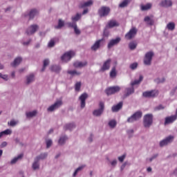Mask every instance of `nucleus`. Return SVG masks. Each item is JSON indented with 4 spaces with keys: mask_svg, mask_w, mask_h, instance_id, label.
<instances>
[{
    "mask_svg": "<svg viewBox=\"0 0 177 177\" xmlns=\"http://www.w3.org/2000/svg\"><path fill=\"white\" fill-rule=\"evenodd\" d=\"M142 81H143V75H140L139 80L131 82L130 85L131 87H127L125 88L124 97H128V96H131V95L135 93V88H133V86H135V85H139Z\"/></svg>",
    "mask_w": 177,
    "mask_h": 177,
    "instance_id": "1",
    "label": "nucleus"
},
{
    "mask_svg": "<svg viewBox=\"0 0 177 177\" xmlns=\"http://www.w3.org/2000/svg\"><path fill=\"white\" fill-rule=\"evenodd\" d=\"M153 113H147L143 117V126L145 128H150L153 125Z\"/></svg>",
    "mask_w": 177,
    "mask_h": 177,
    "instance_id": "2",
    "label": "nucleus"
},
{
    "mask_svg": "<svg viewBox=\"0 0 177 177\" xmlns=\"http://www.w3.org/2000/svg\"><path fill=\"white\" fill-rule=\"evenodd\" d=\"M38 10L35 8L31 9L30 11L26 12L22 15V17L24 19L28 17V20H32L35 16H38Z\"/></svg>",
    "mask_w": 177,
    "mask_h": 177,
    "instance_id": "3",
    "label": "nucleus"
},
{
    "mask_svg": "<svg viewBox=\"0 0 177 177\" xmlns=\"http://www.w3.org/2000/svg\"><path fill=\"white\" fill-rule=\"evenodd\" d=\"M142 115H143V113H142V111H138L136 113H134L131 116H130L128 119H127V122H135L136 121H139V120H140V118H142Z\"/></svg>",
    "mask_w": 177,
    "mask_h": 177,
    "instance_id": "4",
    "label": "nucleus"
},
{
    "mask_svg": "<svg viewBox=\"0 0 177 177\" xmlns=\"http://www.w3.org/2000/svg\"><path fill=\"white\" fill-rule=\"evenodd\" d=\"M103 113H104V102H100L99 109L93 111V115H94V117H100Z\"/></svg>",
    "mask_w": 177,
    "mask_h": 177,
    "instance_id": "5",
    "label": "nucleus"
},
{
    "mask_svg": "<svg viewBox=\"0 0 177 177\" xmlns=\"http://www.w3.org/2000/svg\"><path fill=\"white\" fill-rule=\"evenodd\" d=\"M154 53L153 51L147 52L144 57V64L145 66H151V60H153Z\"/></svg>",
    "mask_w": 177,
    "mask_h": 177,
    "instance_id": "6",
    "label": "nucleus"
},
{
    "mask_svg": "<svg viewBox=\"0 0 177 177\" xmlns=\"http://www.w3.org/2000/svg\"><path fill=\"white\" fill-rule=\"evenodd\" d=\"M75 56V52L74 51H68L65 53L62 57L61 59L64 63H67V62H70L72 57Z\"/></svg>",
    "mask_w": 177,
    "mask_h": 177,
    "instance_id": "7",
    "label": "nucleus"
},
{
    "mask_svg": "<svg viewBox=\"0 0 177 177\" xmlns=\"http://www.w3.org/2000/svg\"><path fill=\"white\" fill-rule=\"evenodd\" d=\"M120 91H121V87H120L119 86H113L107 88L105 90V93H106L108 96H110L111 95L118 93Z\"/></svg>",
    "mask_w": 177,
    "mask_h": 177,
    "instance_id": "8",
    "label": "nucleus"
},
{
    "mask_svg": "<svg viewBox=\"0 0 177 177\" xmlns=\"http://www.w3.org/2000/svg\"><path fill=\"white\" fill-rule=\"evenodd\" d=\"M174 137L173 136H169L160 141L159 146L160 147H165V146H168L174 142Z\"/></svg>",
    "mask_w": 177,
    "mask_h": 177,
    "instance_id": "9",
    "label": "nucleus"
},
{
    "mask_svg": "<svg viewBox=\"0 0 177 177\" xmlns=\"http://www.w3.org/2000/svg\"><path fill=\"white\" fill-rule=\"evenodd\" d=\"M63 106V101L62 100H57L53 105L50 106L47 111L52 113V111H55V110H57L59 107Z\"/></svg>",
    "mask_w": 177,
    "mask_h": 177,
    "instance_id": "10",
    "label": "nucleus"
},
{
    "mask_svg": "<svg viewBox=\"0 0 177 177\" xmlns=\"http://www.w3.org/2000/svg\"><path fill=\"white\" fill-rule=\"evenodd\" d=\"M136 34H138V29L136 27H133L130 29L129 32L125 35V38L126 39L131 40L136 37Z\"/></svg>",
    "mask_w": 177,
    "mask_h": 177,
    "instance_id": "11",
    "label": "nucleus"
},
{
    "mask_svg": "<svg viewBox=\"0 0 177 177\" xmlns=\"http://www.w3.org/2000/svg\"><path fill=\"white\" fill-rule=\"evenodd\" d=\"M39 30V26L37 24L30 25L26 30L27 35H32Z\"/></svg>",
    "mask_w": 177,
    "mask_h": 177,
    "instance_id": "12",
    "label": "nucleus"
},
{
    "mask_svg": "<svg viewBox=\"0 0 177 177\" xmlns=\"http://www.w3.org/2000/svg\"><path fill=\"white\" fill-rule=\"evenodd\" d=\"M110 13V8L102 6L98 10V15L100 17H106Z\"/></svg>",
    "mask_w": 177,
    "mask_h": 177,
    "instance_id": "13",
    "label": "nucleus"
},
{
    "mask_svg": "<svg viewBox=\"0 0 177 177\" xmlns=\"http://www.w3.org/2000/svg\"><path fill=\"white\" fill-rule=\"evenodd\" d=\"M110 67H111V59H108L104 62V64L100 68V71L101 73H104V71L110 70Z\"/></svg>",
    "mask_w": 177,
    "mask_h": 177,
    "instance_id": "14",
    "label": "nucleus"
},
{
    "mask_svg": "<svg viewBox=\"0 0 177 177\" xmlns=\"http://www.w3.org/2000/svg\"><path fill=\"white\" fill-rule=\"evenodd\" d=\"M158 95V91L157 90L148 91L142 93L143 97L151 98L156 97Z\"/></svg>",
    "mask_w": 177,
    "mask_h": 177,
    "instance_id": "15",
    "label": "nucleus"
},
{
    "mask_svg": "<svg viewBox=\"0 0 177 177\" xmlns=\"http://www.w3.org/2000/svg\"><path fill=\"white\" fill-rule=\"evenodd\" d=\"M88 93H84L79 97L81 109H85V106L86 104V100L88 99Z\"/></svg>",
    "mask_w": 177,
    "mask_h": 177,
    "instance_id": "16",
    "label": "nucleus"
},
{
    "mask_svg": "<svg viewBox=\"0 0 177 177\" xmlns=\"http://www.w3.org/2000/svg\"><path fill=\"white\" fill-rule=\"evenodd\" d=\"M35 82V74L30 73L26 76V85H30L32 82Z\"/></svg>",
    "mask_w": 177,
    "mask_h": 177,
    "instance_id": "17",
    "label": "nucleus"
},
{
    "mask_svg": "<svg viewBox=\"0 0 177 177\" xmlns=\"http://www.w3.org/2000/svg\"><path fill=\"white\" fill-rule=\"evenodd\" d=\"M86 66H88V62L86 61H76L73 63L75 68H84V67H86Z\"/></svg>",
    "mask_w": 177,
    "mask_h": 177,
    "instance_id": "18",
    "label": "nucleus"
},
{
    "mask_svg": "<svg viewBox=\"0 0 177 177\" xmlns=\"http://www.w3.org/2000/svg\"><path fill=\"white\" fill-rule=\"evenodd\" d=\"M121 41V37H117L116 39H112L109 41L108 44V49H111L113 46H115V45H118Z\"/></svg>",
    "mask_w": 177,
    "mask_h": 177,
    "instance_id": "19",
    "label": "nucleus"
},
{
    "mask_svg": "<svg viewBox=\"0 0 177 177\" xmlns=\"http://www.w3.org/2000/svg\"><path fill=\"white\" fill-rule=\"evenodd\" d=\"M162 8H171L172 6V0H162L159 3Z\"/></svg>",
    "mask_w": 177,
    "mask_h": 177,
    "instance_id": "20",
    "label": "nucleus"
},
{
    "mask_svg": "<svg viewBox=\"0 0 177 177\" xmlns=\"http://www.w3.org/2000/svg\"><path fill=\"white\" fill-rule=\"evenodd\" d=\"M176 119H177V115H173L171 116L165 118V125L172 124V122H174V121H176Z\"/></svg>",
    "mask_w": 177,
    "mask_h": 177,
    "instance_id": "21",
    "label": "nucleus"
},
{
    "mask_svg": "<svg viewBox=\"0 0 177 177\" xmlns=\"http://www.w3.org/2000/svg\"><path fill=\"white\" fill-rule=\"evenodd\" d=\"M120 26V24L118 21L114 19L110 20L107 25L106 26V28H114V27H118Z\"/></svg>",
    "mask_w": 177,
    "mask_h": 177,
    "instance_id": "22",
    "label": "nucleus"
},
{
    "mask_svg": "<svg viewBox=\"0 0 177 177\" xmlns=\"http://www.w3.org/2000/svg\"><path fill=\"white\" fill-rule=\"evenodd\" d=\"M48 152H42L40 154L37 155L35 158L39 162L44 161V160H46V158H48Z\"/></svg>",
    "mask_w": 177,
    "mask_h": 177,
    "instance_id": "23",
    "label": "nucleus"
},
{
    "mask_svg": "<svg viewBox=\"0 0 177 177\" xmlns=\"http://www.w3.org/2000/svg\"><path fill=\"white\" fill-rule=\"evenodd\" d=\"M41 167V163L37 160L35 158H34V161L32 163V169L33 171H38Z\"/></svg>",
    "mask_w": 177,
    "mask_h": 177,
    "instance_id": "24",
    "label": "nucleus"
},
{
    "mask_svg": "<svg viewBox=\"0 0 177 177\" xmlns=\"http://www.w3.org/2000/svg\"><path fill=\"white\" fill-rule=\"evenodd\" d=\"M23 62V58L21 57H17L14 59V62L10 64L12 67H17V66L20 65V63Z\"/></svg>",
    "mask_w": 177,
    "mask_h": 177,
    "instance_id": "25",
    "label": "nucleus"
},
{
    "mask_svg": "<svg viewBox=\"0 0 177 177\" xmlns=\"http://www.w3.org/2000/svg\"><path fill=\"white\" fill-rule=\"evenodd\" d=\"M50 70L53 73H56L57 74H59V73L62 71V66L59 65H51L50 66Z\"/></svg>",
    "mask_w": 177,
    "mask_h": 177,
    "instance_id": "26",
    "label": "nucleus"
},
{
    "mask_svg": "<svg viewBox=\"0 0 177 177\" xmlns=\"http://www.w3.org/2000/svg\"><path fill=\"white\" fill-rule=\"evenodd\" d=\"M92 5H93V1L92 0H89L88 1H83L80 3V8H82V9H84V8L92 6Z\"/></svg>",
    "mask_w": 177,
    "mask_h": 177,
    "instance_id": "27",
    "label": "nucleus"
},
{
    "mask_svg": "<svg viewBox=\"0 0 177 177\" xmlns=\"http://www.w3.org/2000/svg\"><path fill=\"white\" fill-rule=\"evenodd\" d=\"M121 109H122V102H120L118 104L113 106L111 111L113 113H117L118 111H120Z\"/></svg>",
    "mask_w": 177,
    "mask_h": 177,
    "instance_id": "28",
    "label": "nucleus"
},
{
    "mask_svg": "<svg viewBox=\"0 0 177 177\" xmlns=\"http://www.w3.org/2000/svg\"><path fill=\"white\" fill-rule=\"evenodd\" d=\"M68 139V138H67V136H60L58 140V145H59V146H63L64 145H66V142H67Z\"/></svg>",
    "mask_w": 177,
    "mask_h": 177,
    "instance_id": "29",
    "label": "nucleus"
},
{
    "mask_svg": "<svg viewBox=\"0 0 177 177\" xmlns=\"http://www.w3.org/2000/svg\"><path fill=\"white\" fill-rule=\"evenodd\" d=\"M24 155L23 153H21L19 155H18L17 157L14 158L10 162V164L11 165H15V164H16V162H17V161H19V160H21V158H23Z\"/></svg>",
    "mask_w": 177,
    "mask_h": 177,
    "instance_id": "30",
    "label": "nucleus"
},
{
    "mask_svg": "<svg viewBox=\"0 0 177 177\" xmlns=\"http://www.w3.org/2000/svg\"><path fill=\"white\" fill-rule=\"evenodd\" d=\"M103 41V39L97 40L95 43L91 46L92 50H97L100 48V43Z\"/></svg>",
    "mask_w": 177,
    "mask_h": 177,
    "instance_id": "31",
    "label": "nucleus"
},
{
    "mask_svg": "<svg viewBox=\"0 0 177 177\" xmlns=\"http://www.w3.org/2000/svg\"><path fill=\"white\" fill-rule=\"evenodd\" d=\"M65 131H73V129H75V124L74 123H69L64 126Z\"/></svg>",
    "mask_w": 177,
    "mask_h": 177,
    "instance_id": "32",
    "label": "nucleus"
},
{
    "mask_svg": "<svg viewBox=\"0 0 177 177\" xmlns=\"http://www.w3.org/2000/svg\"><path fill=\"white\" fill-rule=\"evenodd\" d=\"M144 21H145V23H147V24L149 26H153V24H154V21L150 18V17H145Z\"/></svg>",
    "mask_w": 177,
    "mask_h": 177,
    "instance_id": "33",
    "label": "nucleus"
},
{
    "mask_svg": "<svg viewBox=\"0 0 177 177\" xmlns=\"http://www.w3.org/2000/svg\"><path fill=\"white\" fill-rule=\"evenodd\" d=\"M111 78H115L117 77V70L115 69V66H113L109 74Z\"/></svg>",
    "mask_w": 177,
    "mask_h": 177,
    "instance_id": "34",
    "label": "nucleus"
},
{
    "mask_svg": "<svg viewBox=\"0 0 177 177\" xmlns=\"http://www.w3.org/2000/svg\"><path fill=\"white\" fill-rule=\"evenodd\" d=\"M151 6H153V5L150 3H147L146 5H142L141 6V10H149V9H151Z\"/></svg>",
    "mask_w": 177,
    "mask_h": 177,
    "instance_id": "35",
    "label": "nucleus"
},
{
    "mask_svg": "<svg viewBox=\"0 0 177 177\" xmlns=\"http://www.w3.org/2000/svg\"><path fill=\"white\" fill-rule=\"evenodd\" d=\"M67 73L71 75L72 77H74L75 75H80L81 74V72L77 71V70H73V71H68Z\"/></svg>",
    "mask_w": 177,
    "mask_h": 177,
    "instance_id": "36",
    "label": "nucleus"
},
{
    "mask_svg": "<svg viewBox=\"0 0 177 177\" xmlns=\"http://www.w3.org/2000/svg\"><path fill=\"white\" fill-rule=\"evenodd\" d=\"M37 111H30V112H27L26 113L27 118H32V117H35V115H37Z\"/></svg>",
    "mask_w": 177,
    "mask_h": 177,
    "instance_id": "37",
    "label": "nucleus"
},
{
    "mask_svg": "<svg viewBox=\"0 0 177 177\" xmlns=\"http://www.w3.org/2000/svg\"><path fill=\"white\" fill-rule=\"evenodd\" d=\"M62 27H64V21L62 19L58 20V25L55 26L57 30H60Z\"/></svg>",
    "mask_w": 177,
    "mask_h": 177,
    "instance_id": "38",
    "label": "nucleus"
},
{
    "mask_svg": "<svg viewBox=\"0 0 177 177\" xmlns=\"http://www.w3.org/2000/svg\"><path fill=\"white\" fill-rule=\"evenodd\" d=\"M84 167H85V165H82V166H80L79 167H77V168L75 170V171H74V173H73V177L77 176V175H78V173H79L80 171H82V170L84 169Z\"/></svg>",
    "mask_w": 177,
    "mask_h": 177,
    "instance_id": "39",
    "label": "nucleus"
},
{
    "mask_svg": "<svg viewBox=\"0 0 177 177\" xmlns=\"http://www.w3.org/2000/svg\"><path fill=\"white\" fill-rule=\"evenodd\" d=\"M82 16V14L77 13L75 16H73L71 17V20L73 22L78 21V20H80V19H81Z\"/></svg>",
    "mask_w": 177,
    "mask_h": 177,
    "instance_id": "40",
    "label": "nucleus"
},
{
    "mask_svg": "<svg viewBox=\"0 0 177 177\" xmlns=\"http://www.w3.org/2000/svg\"><path fill=\"white\" fill-rule=\"evenodd\" d=\"M136 46H138V44L135 41H131L129 44V48L131 50H135V49H136Z\"/></svg>",
    "mask_w": 177,
    "mask_h": 177,
    "instance_id": "41",
    "label": "nucleus"
},
{
    "mask_svg": "<svg viewBox=\"0 0 177 177\" xmlns=\"http://www.w3.org/2000/svg\"><path fill=\"white\" fill-rule=\"evenodd\" d=\"M167 28L168 30H169L170 31H174V30H175V23L174 22H169L167 25Z\"/></svg>",
    "mask_w": 177,
    "mask_h": 177,
    "instance_id": "42",
    "label": "nucleus"
},
{
    "mask_svg": "<svg viewBox=\"0 0 177 177\" xmlns=\"http://www.w3.org/2000/svg\"><path fill=\"white\" fill-rule=\"evenodd\" d=\"M154 82H156V84H164L165 82V77H158L154 80Z\"/></svg>",
    "mask_w": 177,
    "mask_h": 177,
    "instance_id": "43",
    "label": "nucleus"
},
{
    "mask_svg": "<svg viewBox=\"0 0 177 177\" xmlns=\"http://www.w3.org/2000/svg\"><path fill=\"white\" fill-rule=\"evenodd\" d=\"M108 124L110 128L113 129L115 128V127L117 126V122L115 120H112L109 122Z\"/></svg>",
    "mask_w": 177,
    "mask_h": 177,
    "instance_id": "44",
    "label": "nucleus"
},
{
    "mask_svg": "<svg viewBox=\"0 0 177 177\" xmlns=\"http://www.w3.org/2000/svg\"><path fill=\"white\" fill-rule=\"evenodd\" d=\"M8 124L10 127H16L19 124V120H11Z\"/></svg>",
    "mask_w": 177,
    "mask_h": 177,
    "instance_id": "45",
    "label": "nucleus"
},
{
    "mask_svg": "<svg viewBox=\"0 0 177 177\" xmlns=\"http://www.w3.org/2000/svg\"><path fill=\"white\" fill-rule=\"evenodd\" d=\"M131 0H124L120 5V8H125V6H128V3L131 2Z\"/></svg>",
    "mask_w": 177,
    "mask_h": 177,
    "instance_id": "46",
    "label": "nucleus"
},
{
    "mask_svg": "<svg viewBox=\"0 0 177 177\" xmlns=\"http://www.w3.org/2000/svg\"><path fill=\"white\" fill-rule=\"evenodd\" d=\"M75 91H76V92L81 91V82H76L75 84Z\"/></svg>",
    "mask_w": 177,
    "mask_h": 177,
    "instance_id": "47",
    "label": "nucleus"
},
{
    "mask_svg": "<svg viewBox=\"0 0 177 177\" xmlns=\"http://www.w3.org/2000/svg\"><path fill=\"white\" fill-rule=\"evenodd\" d=\"M56 42L55 41V39H51L48 44V48H53L55 46Z\"/></svg>",
    "mask_w": 177,
    "mask_h": 177,
    "instance_id": "48",
    "label": "nucleus"
},
{
    "mask_svg": "<svg viewBox=\"0 0 177 177\" xmlns=\"http://www.w3.org/2000/svg\"><path fill=\"white\" fill-rule=\"evenodd\" d=\"M104 37H109V35H110V30H109V28H107V26L105 27L104 30V33H103Z\"/></svg>",
    "mask_w": 177,
    "mask_h": 177,
    "instance_id": "49",
    "label": "nucleus"
},
{
    "mask_svg": "<svg viewBox=\"0 0 177 177\" xmlns=\"http://www.w3.org/2000/svg\"><path fill=\"white\" fill-rule=\"evenodd\" d=\"M138 64L137 62H134L129 65V68H131V70H136V68H138Z\"/></svg>",
    "mask_w": 177,
    "mask_h": 177,
    "instance_id": "50",
    "label": "nucleus"
},
{
    "mask_svg": "<svg viewBox=\"0 0 177 177\" xmlns=\"http://www.w3.org/2000/svg\"><path fill=\"white\" fill-rule=\"evenodd\" d=\"M133 129H129L127 131V133L129 136V138L131 139V138H133Z\"/></svg>",
    "mask_w": 177,
    "mask_h": 177,
    "instance_id": "51",
    "label": "nucleus"
},
{
    "mask_svg": "<svg viewBox=\"0 0 177 177\" xmlns=\"http://www.w3.org/2000/svg\"><path fill=\"white\" fill-rule=\"evenodd\" d=\"M165 109V106H162V104H160L154 108L155 111H160V110H164Z\"/></svg>",
    "mask_w": 177,
    "mask_h": 177,
    "instance_id": "52",
    "label": "nucleus"
},
{
    "mask_svg": "<svg viewBox=\"0 0 177 177\" xmlns=\"http://www.w3.org/2000/svg\"><path fill=\"white\" fill-rule=\"evenodd\" d=\"M157 157H158V153H156V154L153 155L151 158H149V159H147V161L151 162V161H153V160H156V158H157Z\"/></svg>",
    "mask_w": 177,
    "mask_h": 177,
    "instance_id": "53",
    "label": "nucleus"
},
{
    "mask_svg": "<svg viewBox=\"0 0 177 177\" xmlns=\"http://www.w3.org/2000/svg\"><path fill=\"white\" fill-rule=\"evenodd\" d=\"M125 157H127V155L124 154L121 156H119L118 158L120 161V162H124V160H125Z\"/></svg>",
    "mask_w": 177,
    "mask_h": 177,
    "instance_id": "54",
    "label": "nucleus"
},
{
    "mask_svg": "<svg viewBox=\"0 0 177 177\" xmlns=\"http://www.w3.org/2000/svg\"><path fill=\"white\" fill-rule=\"evenodd\" d=\"M52 140H46V147L47 149H49V147H50V146H52Z\"/></svg>",
    "mask_w": 177,
    "mask_h": 177,
    "instance_id": "55",
    "label": "nucleus"
},
{
    "mask_svg": "<svg viewBox=\"0 0 177 177\" xmlns=\"http://www.w3.org/2000/svg\"><path fill=\"white\" fill-rule=\"evenodd\" d=\"M0 77L4 80V81H8V80H9L8 75H2L1 73H0Z\"/></svg>",
    "mask_w": 177,
    "mask_h": 177,
    "instance_id": "56",
    "label": "nucleus"
},
{
    "mask_svg": "<svg viewBox=\"0 0 177 177\" xmlns=\"http://www.w3.org/2000/svg\"><path fill=\"white\" fill-rule=\"evenodd\" d=\"M128 165V162H124L120 167V171H122L124 169H125V167Z\"/></svg>",
    "mask_w": 177,
    "mask_h": 177,
    "instance_id": "57",
    "label": "nucleus"
},
{
    "mask_svg": "<svg viewBox=\"0 0 177 177\" xmlns=\"http://www.w3.org/2000/svg\"><path fill=\"white\" fill-rule=\"evenodd\" d=\"M31 39H29L28 41H24L22 43V45H24V46H28V45H30V44L31 43Z\"/></svg>",
    "mask_w": 177,
    "mask_h": 177,
    "instance_id": "58",
    "label": "nucleus"
},
{
    "mask_svg": "<svg viewBox=\"0 0 177 177\" xmlns=\"http://www.w3.org/2000/svg\"><path fill=\"white\" fill-rule=\"evenodd\" d=\"M3 133H4V136L5 135H11V133H12V130H10V129H6V130H5V131H3Z\"/></svg>",
    "mask_w": 177,
    "mask_h": 177,
    "instance_id": "59",
    "label": "nucleus"
},
{
    "mask_svg": "<svg viewBox=\"0 0 177 177\" xmlns=\"http://www.w3.org/2000/svg\"><path fill=\"white\" fill-rule=\"evenodd\" d=\"M69 27H71L72 28H75V27H77V24H75V22H72V23H68V24Z\"/></svg>",
    "mask_w": 177,
    "mask_h": 177,
    "instance_id": "60",
    "label": "nucleus"
},
{
    "mask_svg": "<svg viewBox=\"0 0 177 177\" xmlns=\"http://www.w3.org/2000/svg\"><path fill=\"white\" fill-rule=\"evenodd\" d=\"M111 167H115L117 165V159H114L113 160L110 162Z\"/></svg>",
    "mask_w": 177,
    "mask_h": 177,
    "instance_id": "61",
    "label": "nucleus"
},
{
    "mask_svg": "<svg viewBox=\"0 0 177 177\" xmlns=\"http://www.w3.org/2000/svg\"><path fill=\"white\" fill-rule=\"evenodd\" d=\"M73 29H74L75 34H77V35H80V34H81V30H80V29H78L77 26H76Z\"/></svg>",
    "mask_w": 177,
    "mask_h": 177,
    "instance_id": "62",
    "label": "nucleus"
},
{
    "mask_svg": "<svg viewBox=\"0 0 177 177\" xmlns=\"http://www.w3.org/2000/svg\"><path fill=\"white\" fill-rule=\"evenodd\" d=\"M44 67H46L47 66H49V60L48 59H46L44 60Z\"/></svg>",
    "mask_w": 177,
    "mask_h": 177,
    "instance_id": "63",
    "label": "nucleus"
},
{
    "mask_svg": "<svg viewBox=\"0 0 177 177\" xmlns=\"http://www.w3.org/2000/svg\"><path fill=\"white\" fill-rule=\"evenodd\" d=\"M88 140L90 143H92V142H93V134L90 135V136L88 138Z\"/></svg>",
    "mask_w": 177,
    "mask_h": 177,
    "instance_id": "64",
    "label": "nucleus"
}]
</instances>
